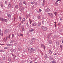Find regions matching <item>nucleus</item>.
<instances>
[{"mask_svg":"<svg viewBox=\"0 0 63 63\" xmlns=\"http://www.w3.org/2000/svg\"><path fill=\"white\" fill-rule=\"evenodd\" d=\"M16 35H17V36H19V34L18 33V32H17L16 33Z\"/></svg>","mask_w":63,"mask_h":63,"instance_id":"nucleus-31","label":"nucleus"},{"mask_svg":"<svg viewBox=\"0 0 63 63\" xmlns=\"http://www.w3.org/2000/svg\"><path fill=\"white\" fill-rule=\"evenodd\" d=\"M49 53H50V54H52V52L51 51V50H50L49 51Z\"/></svg>","mask_w":63,"mask_h":63,"instance_id":"nucleus-13","label":"nucleus"},{"mask_svg":"<svg viewBox=\"0 0 63 63\" xmlns=\"http://www.w3.org/2000/svg\"><path fill=\"white\" fill-rule=\"evenodd\" d=\"M27 27H28V26H29V25H28V23L27 22Z\"/></svg>","mask_w":63,"mask_h":63,"instance_id":"nucleus-33","label":"nucleus"},{"mask_svg":"<svg viewBox=\"0 0 63 63\" xmlns=\"http://www.w3.org/2000/svg\"><path fill=\"white\" fill-rule=\"evenodd\" d=\"M57 12H55L54 13V14L55 15H56V14H57Z\"/></svg>","mask_w":63,"mask_h":63,"instance_id":"nucleus-32","label":"nucleus"},{"mask_svg":"<svg viewBox=\"0 0 63 63\" xmlns=\"http://www.w3.org/2000/svg\"><path fill=\"white\" fill-rule=\"evenodd\" d=\"M45 0H43V2L42 3V5L43 6H45Z\"/></svg>","mask_w":63,"mask_h":63,"instance_id":"nucleus-10","label":"nucleus"},{"mask_svg":"<svg viewBox=\"0 0 63 63\" xmlns=\"http://www.w3.org/2000/svg\"><path fill=\"white\" fill-rule=\"evenodd\" d=\"M34 30V29L30 30H29V31L30 32H32V31H33Z\"/></svg>","mask_w":63,"mask_h":63,"instance_id":"nucleus-17","label":"nucleus"},{"mask_svg":"<svg viewBox=\"0 0 63 63\" xmlns=\"http://www.w3.org/2000/svg\"><path fill=\"white\" fill-rule=\"evenodd\" d=\"M4 21L5 22H7L8 21V20L7 19H5V18H3V21Z\"/></svg>","mask_w":63,"mask_h":63,"instance_id":"nucleus-14","label":"nucleus"},{"mask_svg":"<svg viewBox=\"0 0 63 63\" xmlns=\"http://www.w3.org/2000/svg\"><path fill=\"white\" fill-rule=\"evenodd\" d=\"M3 33H2L1 34V36H3Z\"/></svg>","mask_w":63,"mask_h":63,"instance_id":"nucleus-58","label":"nucleus"},{"mask_svg":"<svg viewBox=\"0 0 63 63\" xmlns=\"http://www.w3.org/2000/svg\"><path fill=\"white\" fill-rule=\"evenodd\" d=\"M9 60V62H11V59H8Z\"/></svg>","mask_w":63,"mask_h":63,"instance_id":"nucleus-54","label":"nucleus"},{"mask_svg":"<svg viewBox=\"0 0 63 63\" xmlns=\"http://www.w3.org/2000/svg\"><path fill=\"white\" fill-rule=\"evenodd\" d=\"M21 24V23H20V24H19V25H20Z\"/></svg>","mask_w":63,"mask_h":63,"instance_id":"nucleus-61","label":"nucleus"},{"mask_svg":"<svg viewBox=\"0 0 63 63\" xmlns=\"http://www.w3.org/2000/svg\"><path fill=\"white\" fill-rule=\"evenodd\" d=\"M55 4L56 6H57L58 3L57 2H56L55 3Z\"/></svg>","mask_w":63,"mask_h":63,"instance_id":"nucleus-35","label":"nucleus"},{"mask_svg":"<svg viewBox=\"0 0 63 63\" xmlns=\"http://www.w3.org/2000/svg\"><path fill=\"white\" fill-rule=\"evenodd\" d=\"M34 7L33 6H32V9H33V8Z\"/></svg>","mask_w":63,"mask_h":63,"instance_id":"nucleus-55","label":"nucleus"},{"mask_svg":"<svg viewBox=\"0 0 63 63\" xmlns=\"http://www.w3.org/2000/svg\"><path fill=\"white\" fill-rule=\"evenodd\" d=\"M32 26H36V25H37V24L36 23H32Z\"/></svg>","mask_w":63,"mask_h":63,"instance_id":"nucleus-11","label":"nucleus"},{"mask_svg":"<svg viewBox=\"0 0 63 63\" xmlns=\"http://www.w3.org/2000/svg\"><path fill=\"white\" fill-rule=\"evenodd\" d=\"M48 43H49V44H51V43H52V42H51V40H50L48 42Z\"/></svg>","mask_w":63,"mask_h":63,"instance_id":"nucleus-22","label":"nucleus"},{"mask_svg":"<svg viewBox=\"0 0 63 63\" xmlns=\"http://www.w3.org/2000/svg\"><path fill=\"white\" fill-rule=\"evenodd\" d=\"M4 49H8V48H9L8 47H5L4 48Z\"/></svg>","mask_w":63,"mask_h":63,"instance_id":"nucleus-28","label":"nucleus"},{"mask_svg":"<svg viewBox=\"0 0 63 63\" xmlns=\"http://www.w3.org/2000/svg\"><path fill=\"white\" fill-rule=\"evenodd\" d=\"M44 63H46V62H44Z\"/></svg>","mask_w":63,"mask_h":63,"instance_id":"nucleus-64","label":"nucleus"},{"mask_svg":"<svg viewBox=\"0 0 63 63\" xmlns=\"http://www.w3.org/2000/svg\"><path fill=\"white\" fill-rule=\"evenodd\" d=\"M52 63H56V62H55V61H53L52 62Z\"/></svg>","mask_w":63,"mask_h":63,"instance_id":"nucleus-46","label":"nucleus"},{"mask_svg":"<svg viewBox=\"0 0 63 63\" xmlns=\"http://www.w3.org/2000/svg\"><path fill=\"white\" fill-rule=\"evenodd\" d=\"M5 51L4 49L2 50H0V52H4Z\"/></svg>","mask_w":63,"mask_h":63,"instance_id":"nucleus-19","label":"nucleus"},{"mask_svg":"<svg viewBox=\"0 0 63 63\" xmlns=\"http://www.w3.org/2000/svg\"><path fill=\"white\" fill-rule=\"evenodd\" d=\"M41 29H42L44 31H46L47 30V28L45 27L42 26L41 27Z\"/></svg>","mask_w":63,"mask_h":63,"instance_id":"nucleus-3","label":"nucleus"},{"mask_svg":"<svg viewBox=\"0 0 63 63\" xmlns=\"http://www.w3.org/2000/svg\"><path fill=\"white\" fill-rule=\"evenodd\" d=\"M5 4H7V1H5Z\"/></svg>","mask_w":63,"mask_h":63,"instance_id":"nucleus-39","label":"nucleus"},{"mask_svg":"<svg viewBox=\"0 0 63 63\" xmlns=\"http://www.w3.org/2000/svg\"><path fill=\"white\" fill-rule=\"evenodd\" d=\"M28 50L29 52H33L34 51L35 49H34L31 48H29L28 49Z\"/></svg>","mask_w":63,"mask_h":63,"instance_id":"nucleus-2","label":"nucleus"},{"mask_svg":"<svg viewBox=\"0 0 63 63\" xmlns=\"http://www.w3.org/2000/svg\"><path fill=\"white\" fill-rule=\"evenodd\" d=\"M23 4H25V5H26L27 4L26 2V1H24L23 2Z\"/></svg>","mask_w":63,"mask_h":63,"instance_id":"nucleus-23","label":"nucleus"},{"mask_svg":"<svg viewBox=\"0 0 63 63\" xmlns=\"http://www.w3.org/2000/svg\"><path fill=\"white\" fill-rule=\"evenodd\" d=\"M16 18L15 17L14 18V21H15V19H16Z\"/></svg>","mask_w":63,"mask_h":63,"instance_id":"nucleus-52","label":"nucleus"},{"mask_svg":"<svg viewBox=\"0 0 63 63\" xmlns=\"http://www.w3.org/2000/svg\"><path fill=\"white\" fill-rule=\"evenodd\" d=\"M41 47H43L44 49H46V47H45V45H44V44H41Z\"/></svg>","mask_w":63,"mask_h":63,"instance_id":"nucleus-5","label":"nucleus"},{"mask_svg":"<svg viewBox=\"0 0 63 63\" xmlns=\"http://www.w3.org/2000/svg\"><path fill=\"white\" fill-rule=\"evenodd\" d=\"M42 24H44V21H42Z\"/></svg>","mask_w":63,"mask_h":63,"instance_id":"nucleus-50","label":"nucleus"},{"mask_svg":"<svg viewBox=\"0 0 63 63\" xmlns=\"http://www.w3.org/2000/svg\"><path fill=\"white\" fill-rule=\"evenodd\" d=\"M7 47H10L11 46H12V45L10 44H7Z\"/></svg>","mask_w":63,"mask_h":63,"instance_id":"nucleus-12","label":"nucleus"},{"mask_svg":"<svg viewBox=\"0 0 63 63\" xmlns=\"http://www.w3.org/2000/svg\"><path fill=\"white\" fill-rule=\"evenodd\" d=\"M9 32V30L8 29H7L6 31H5V32H4V33L5 34H6L7 33H8Z\"/></svg>","mask_w":63,"mask_h":63,"instance_id":"nucleus-4","label":"nucleus"},{"mask_svg":"<svg viewBox=\"0 0 63 63\" xmlns=\"http://www.w3.org/2000/svg\"><path fill=\"white\" fill-rule=\"evenodd\" d=\"M37 17L38 19H40V18H41V17L39 16H37Z\"/></svg>","mask_w":63,"mask_h":63,"instance_id":"nucleus-29","label":"nucleus"},{"mask_svg":"<svg viewBox=\"0 0 63 63\" xmlns=\"http://www.w3.org/2000/svg\"><path fill=\"white\" fill-rule=\"evenodd\" d=\"M60 47L61 48H62V45H60Z\"/></svg>","mask_w":63,"mask_h":63,"instance_id":"nucleus-36","label":"nucleus"},{"mask_svg":"<svg viewBox=\"0 0 63 63\" xmlns=\"http://www.w3.org/2000/svg\"><path fill=\"white\" fill-rule=\"evenodd\" d=\"M60 20L62 21L63 20V19L62 18H61Z\"/></svg>","mask_w":63,"mask_h":63,"instance_id":"nucleus-38","label":"nucleus"},{"mask_svg":"<svg viewBox=\"0 0 63 63\" xmlns=\"http://www.w3.org/2000/svg\"><path fill=\"white\" fill-rule=\"evenodd\" d=\"M39 11L40 12H41L42 11L41 10V9H39Z\"/></svg>","mask_w":63,"mask_h":63,"instance_id":"nucleus-43","label":"nucleus"},{"mask_svg":"<svg viewBox=\"0 0 63 63\" xmlns=\"http://www.w3.org/2000/svg\"><path fill=\"white\" fill-rule=\"evenodd\" d=\"M41 23L40 22L38 23L39 27H40V26L41 25Z\"/></svg>","mask_w":63,"mask_h":63,"instance_id":"nucleus-25","label":"nucleus"},{"mask_svg":"<svg viewBox=\"0 0 63 63\" xmlns=\"http://www.w3.org/2000/svg\"><path fill=\"white\" fill-rule=\"evenodd\" d=\"M48 57V56H47V54H45V58L46 59Z\"/></svg>","mask_w":63,"mask_h":63,"instance_id":"nucleus-15","label":"nucleus"},{"mask_svg":"<svg viewBox=\"0 0 63 63\" xmlns=\"http://www.w3.org/2000/svg\"><path fill=\"white\" fill-rule=\"evenodd\" d=\"M32 61H31L29 63H32Z\"/></svg>","mask_w":63,"mask_h":63,"instance_id":"nucleus-53","label":"nucleus"},{"mask_svg":"<svg viewBox=\"0 0 63 63\" xmlns=\"http://www.w3.org/2000/svg\"><path fill=\"white\" fill-rule=\"evenodd\" d=\"M1 34V32H0V35Z\"/></svg>","mask_w":63,"mask_h":63,"instance_id":"nucleus-60","label":"nucleus"},{"mask_svg":"<svg viewBox=\"0 0 63 63\" xmlns=\"http://www.w3.org/2000/svg\"><path fill=\"white\" fill-rule=\"evenodd\" d=\"M0 6L1 7H3V4H0Z\"/></svg>","mask_w":63,"mask_h":63,"instance_id":"nucleus-27","label":"nucleus"},{"mask_svg":"<svg viewBox=\"0 0 63 63\" xmlns=\"http://www.w3.org/2000/svg\"><path fill=\"white\" fill-rule=\"evenodd\" d=\"M14 34H12V38H14Z\"/></svg>","mask_w":63,"mask_h":63,"instance_id":"nucleus-34","label":"nucleus"},{"mask_svg":"<svg viewBox=\"0 0 63 63\" xmlns=\"http://www.w3.org/2000/svg\"><path fill=\"white\" fill-rule=\"evenodd\" d=\"M0 45L1 46H3V45H4V44H0Z\"/></svg>","mask_w":63,"mask_h":63,"instance_id":"nucleus-47","label":"nucleus"},{"mask_svg":"<svg viewBox=\"0 0 63 63\" xmlns=\"http://www.w3.org/2000/svg\"><path fill=\"white\" fill-rule=\"evenodd\" d=\"M1 29H0V32H1Z\"/></svg>","mask_w":63,"mask_h":63,"instance_id":"nucleus-56","label":"nucleus"},{"mask_svg":"<svg viewBox=\"0 0 63 63\" xmlns=\"http://www.w3.org/2000/svg\"><path fill=\"white\" fill-rule=\"evenodd\" d=\"M21 5H22V3L21 2H20L19 4V5L20 7V8L19 9V10L21 11H23V9H24V7H22Z\"/></svg>","mask_w":63,"mask_h":63,"instance_id":"nucleus-1","label":"nucleus"},{"mask_svg":"<svg viewBox=\"0 0 63 63\" xmlns=\"http://www.w3.org/2000/svg\"><path fill=\"white\" fill-rule=\"evenodd\" d=\"M61 1V0H57L56 2H58V1Z\"/></svg>","mask_w":63,"mask_h":63,"instance_id":"nucleus-45","label":"nucleus"},{"mask_svg":"<svg viewBox=\"0 0 63 63\" xmlns=\"http://www.w3.org/2000/svg\"><path fill=\"white\" fill-rule=\"evenodd\" d=\"M62 43H63V39L62 40Z\"/></svg>","mask_w":63,"mask_h":63,"instance_id":"nucleus-57","label":"nucleus"},{"mask_svg":"<svg viewBox=\"0 0 63 63\" xmlns=\"http://www.w3.org/2000/svg\"><path fill=\"white\" fill-rule=\"evenodd\" d=\"M31 4H32V5H33V4H34V3L33 2H32L31 3Z\"/></svg>","mask_w":63,"mask_h":63,"instance_id":"nucleus-48","label":"nucleus"},{"mask_svg":"<svg viewBox=\"0 0 63 63\" xmlns=\"http://www.w3.org/2000/svg\"><path fill=\"white\" fill-rule=\"evenodd\" d=\"M7 16H8V17L9 18H11V15H10L9 14H7Z\"/></svg>","mask_w":63,"mask_h":63,"instance_id":"nucleus-9","label":"nucleus"},{"mask_svg":"<svg viewBox=\"0 0 63 63\" xmlns=\"http://www.w3.org/2000/svg\"><path fill=\"white\" fill-rule=\"evenodd\" d=\"M21 22V23H23V21H22L21 22Z\"/></svg>","mask_w":63,"mask_h":63,"instance_id":"nucleus-51","label":"nucleus"},{"mask_svg":"<svg viewBox=\"0 0 63 63\" xmlns=\"http://www.w3.org/2000/svg\"><path fill=\"white\" fill-rule=\"evenodd\" d=\"M45 11L46 12H49L50 11V9L49 8H47V9H45Z\"/></svg>","mask_w":63,"mask_h":63,"instance_id":"nucleus-6","label":"nucleus"},{"mask_svg":"<svg viewBox=\"0 0 63 63\" xmlns=\"http://www.w3.org/2000/svg\"><path fill=\"white\" fill-rule=\"evenodd\" d=\"M11 4H10V3H9V5L8 6V8H11Z\"/></svg>","mask_w":63,"mask_h":63,"instance_id":"nucleus-18","label":"nucleus"},{"mask_svg":"<svg viewBox=\"0 0 63 63\" xmlns=\"http://www.w3.org/2000/svg\"><path fill=\"white\" fill-rule=\"evenodd\" d=\"M6 59V58H5V57H4L3 59V60H5V59Z\"/></svg>","mask_w":63,"mask_h":63,"instance_id":"nucleus-41","label":"nucleus"},{"mask_svg":"<svg viewBox=\"0 0 63 63\" xmlns=\"http://www.w3.org/2000/svg\"><path fill=\"white\" fill-rule=\"evenodd\" d=\"M13 42H14V40H11V42H10V44L11 43H13Z\"/></svg>","mask_w":63,"mask_h":63,"instance_id":"nucleus-26","label":"nucleus"},{"mask_svg":"<svg viewBox=\"0 0 63 63\" xmlns=\"http://www.w3.org/2000/svg\"><path fill=\"white\" fill-rule=\"evenodd\" d=\"M25 18H23V21H25Z\"/></svg>","mask_w":63,"mask_h":63,"instance_id":"nucleus-44","label":"nucleus"},{"mask_svg":"<svg viewBox=\"0 0 63 63\" xmlns=\"http://www.w3.org/2000/svg\"><path fill=\"white\" fill-rule=\"evenodd\" d=\"M48 16H52V13H48Z\"/></svg>","mask_w":63,"mask_h":63,"instance_id":"nucleus-8","label":"nucleus"},{"mask_svg":"<svg viewBox=\"0 0 63 63\" xmlns=\"http://www.w3.org/2000/svg\"><path fill=\"white\" fill-rule=\"evenodd\" d=\"M54 55H56V53H54L53 54Z\"/></svg>","mask_w":63,"mask_h":63,"instance_id":"nucleus-49","label":"nucleus"},{"mask_svg":"<svg viewBox=\"0 0 63 63\" xmlns=\"http://www.w3.org/2000/svg\"><path fill=\"white\" fill-rule=\"evenodd\" d=\"M19 19H20V20H21V17H20V16L19 17Z\"/></svg>","mask_w":63,"mask_h":63,"instance_id":"nucleus-40","label":"nucleus"},{"mask_svg":"<svg viewBox=\"0 0 63 63\" xmlns=\"http://www.w3.org/2000/svg\"><path fill=\"white\" fill-rule=\"evenodd\" d=\"M20 36H23V34H20Z\"/></svg>","mask_w":63,"mask_h":63,"instance_id":"nucleus-37","label":"nucleus"},{"mask_svg":"<svg viewBox=\"0 0 63 63\" xmlns=\"http://www.w3.org/2000/svg\"><path fill=\"white\" fill-rule=\"evenodd\" d=\"M15 8L17 9H18V6L17 5H16L15 6Z\"/></svg>","mask_w":63,"mask_h":63,"instance_id":"nucleus-21","label":"nucleus"},{"mask_svg":"<svg viewBox=\"0 0 63 63\" xmlns=\"http://www.w3.org/2000/svg\"><path fill=\"white\" fill-rule=\"evenodd\" d=\"M18 50L19 51H20V50H21V48H19L18 49Z\"/></svg>","mask_w":63,"mask_h":63,"instance_id":"nucleus-30","label":"nucleus"},{"mask_svg":"<svg viewBox=\"0 0 63 63\" xmlns=\"http://www.w3.org/2000/svg\"><path fill=\"white\" fill-rule=\"evenodd\" d=\"M56 44L57 46H58V45H59V42H56Z\"/></svg>","mask_w":63,"mask_h":63,"instance_id":"nucleus-20","label":"nucleus"},{"mask_svg":"<svg viewBox=\"0 0 63 63\" xmlns=\"http://www.w3.org/2000/svg\"><path fill=\"white\" fill-rule=\"evenodd\" d=\"M60 23H59L58 25H60Z\"/></svg>","mask_w":63,"mask_h":63,"instance_id":"nucleus-62","label":"nucleus"},{"mask_svg":"<svg viewBox=\"0 0 63 63\" xmlns=\"http://www.w3.org/2000/svg\"><path fill=\"white\" fill-rule=\"evenodd\" d=\"M34 63H38V62H36Z\"/></svg>","mask_w":63,"mask_h":63,"instance_id":"nucleus-63","label":"nucleus"},{"mask_svg":"<svg viewBox=\"0 0 63 63\" xmlns=\"http://www.w3.org/2000/svg\"><path fill=\"white\" fill-rule=\"evenodd\" d=\"M0 20L1 21H2L3 22H4V19L0 17Z\"/></svg>","mask_w":63,"mask_h":63,"instance_id":"nucleus-16","label":"nucleus"},{"mask_svg":"<svg viewBox=\"0 0 63 63\" xmlns=\"http://www.w3.org/2000/svg\"><path fill=\"white\" fill-rule=\"evenodd\" d=\"M21 28L22 29V31L23 32V31H25V29H24V26H22L21 27Z\"/></svg>","mask_w":63,"mask_h":63,"instance_id":"nucleus-7","label":"nucleus"},{"mask_svg":"<svg viewBox=\"0 0 63 63\" xmlns=\"http://www.w3.org/2000/svg\"><path fill=\"white\" fill-rule=\"evenodd\" d=\"M19 1L20 2H21L22 1V0H19Z\"/></svg>","mask_w":63,"mask_h":63,"instance_id":"nucleus-42","label":"nucleus"},{"mask_svg":"<svg viewBox=\"0 0 63 63\" xmlns=\"http://www.w3.org/2000/svg\"><path fill=\"white\" fill-rule=\"evenodd\" d=\"M8 38L9 39H11V34H9V35Z\"/></svg>","mask_w":63,"mask_h":63,"instance_id":"nucleus-24","label":"nucleus"},{"mask_svg":"<svg viewBox=\"0 0 63 63\" xmlns=\"http://www.w3.org/2000/svg\"><path fill=\"white\" fill-rule=\"evenodd\" d=\"M12 56H14V55H13V54H12Z\"/></svg>","mask_w":63,"mask_h":63,"instance_id":"nucleus-59","label":"nucleus"}]
</instances>
